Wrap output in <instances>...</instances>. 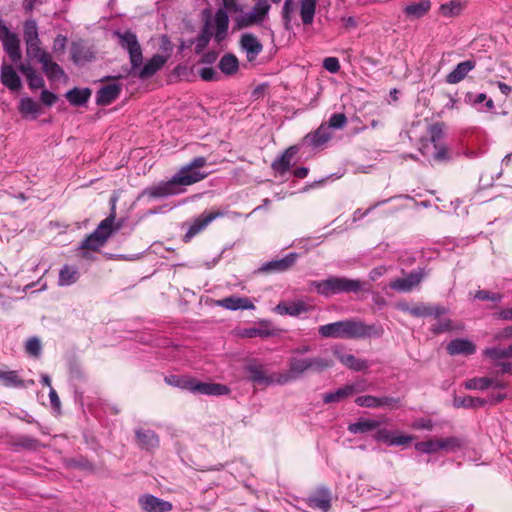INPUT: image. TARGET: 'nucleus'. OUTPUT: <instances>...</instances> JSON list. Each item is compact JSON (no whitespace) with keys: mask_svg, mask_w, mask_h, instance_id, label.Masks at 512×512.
I'll list each match as a JSON object with an SVG mask.
<instances>
[{"mask_svg":"<svg viewBox=\"0 0 512 512\" xmlns=\"http://www.w3.org/2000/svg\"><path fill=\"white\" fill-rule=\"evenodd\" d=\"M26 55L30 59H36L38 62H40V59H42L43 54H49L47 51L43 50L41 48V40L36 39L34 41L26 42Z\"/></svg>","mask_w":512,"mask_h":512,"instance_id":"nucleus-45","label":"nucleus"},{"mask_svg":"<svg viewBox=\"0 0 512 512\" xmlns=\"http://www.w3.org/2000/svg\"><path fill=\"white\" fill-rule=\"evenodd\" d=\"M13 445L18 448H23L27 450H36L40 447L39 440L30 437V436H18Z\"/></svg>","mask_w":512,"mask_h":512,"instance_id":"nucleus-51","label":"nucleus"},{"mask_svg":"<svg viewBox=\"0 0 512 512\" xmlns=\"http://www.w3.org/2000/svg\"><path fill=\"white\" fill-rule=\"evenodd\" d=\"M422 278V273L411 272L405 278H397L393 280L390 283V288L399 292H409L421 282Z\"/></svg>","mask_w":512,"mask_h":512,"instance_id":"nucleus-23","label":"nucleus"},{"mask_svg":"<svg viewBox=\"0 0 512 512\" xmlns=\"http://www.w3.org/2000/svg\"><path fill=\"white\" fill-rule=\"evenodd\" d=\"M19 71L26 77L28 85L31 89L43 88L45 81L43 77L37 73L29 64L21 63L18 66Z\"/></svg>","mask_w":512,"mask_h":512,"instance_id":"nucleus-34","label":"nucleus"},{"mask_svg":"<svg viewBox=\"0 0 512 512\" xmlns=\"http://www.w3.org/2000/svg\"><path fill=\"white\" fill-rule=\"evenodd\" d=\"M91 96V90L89 88H73L66 93V98L71 105L82 106L84 105Z\"/></svg>","mask_w":512,"mask_h":512,"instance_id":"nucleus-39","label":"nucleus"},{"mask_svg":"<svg viewBox=\"0 0 512 512\" xmlns=\"http://www.w3.org/2000/svg\"><path fill=\"white\" fill-rule=\"evenodd\" d=\"M300 17L304 25H311L314 21L317 0H299Z\"/></svg>","mask_w":512,"mask_h":512,"instance_id":"nucleus-38","label":"nucleus"},{"mask_svg":"<svg viewBox=\"0 0 512 512\" xmlns=\"http://www.w3.org/2000/svg\"><path fill=\"white\" fill-rule=\"evenodd\" d=\"M414 447L418 452L425 454H432L439 451L438 439H429L427 441L417 442Z\"/></svg>","mask_w":512,"mask_h":512,"instance_id":"nucleus-52","label":"nucleus"},{"mask_svg":"<svg viewBox=\"0 0 512 512\" xmlns=\"http://www.w3.org/2000/svg\"><path fill=\"white\" fill-rule=\"evenodd\" d=\"M79 270L76 266L64 265L59 272V286H70L79 279Z\"/></svg>","mask_w":512,"mask_h":512,"instance_id":"nucleus-36","label":"nucleus"},{"mask_svg":"<svg viewBox=\"0 0 512 512\" xmlns=\"http://www.w3.org/2000/svg\"><path fill=\"white\" fill-rule=\"evenodd\" d=\"M26 352L31 356L38 357L41 354V342L37 337H30L25 345Z\"/></svg>","mask_w":512,"mask_h":512,"instance_id":"nucleus-53","label":"nucleus"},{"mask_svg":"<svg viewBox=\"0 0 512 512\" xmlns=\"http://www.w3.org/2000/svg\"><path fill=\"white\" fill-rule=\"evenodd\" d=\"M117 197L112 196L110 199L111 212L108 217L102 220L97 228L88 235L80 244V249L96 251L105 245L113 232V224L116 218Z\"/></svg>","mask_w":512,"mask_h":512,"instance_id":"nucleus-7","label":"nucleus"},{"mask_svg":"<svg viewBox=\"0 0 512 512\" xmlns=\"http://www.w3.org/2000/svg\"><path fill=\"white\" fill-rule=\"evenodd\" d=\"M486 98H487V95L485 93L475 94L472 92H468L465 95V102L472 106H477L478 104L485 101Z\"/></svg>","mask_w":512,"mask_h":512,"instance_id":"nucleus-57","label":"nucleus"},{"mask_svg":"<svg viewBox=\"0 0 512 512\" xmlns=\"http://www.w3.org/2000/svg\"><path fill=\"white\" fill-rule=\"evenodd\" d=\"M42 65V70L51 81H58L65 77L64 70L52 60L50 54H43L39 62Z\"/></svg>","mask_w":512,"mask_h":512,"instance_id":"nucleus-26","label":"nucleus"},{"mask_svg":"<svg viewBox=\"0 0 512 512\" xmlns=\"http://www.w3.org/2000/svg\"><path fill=\"white\" fill-rule=\"evenodd\" d=\"M323 67L330 73H337L340 70V63L336 57H327L323 60Z\"/></svg>","mask_w":512,"mask_h":512,"instance_id":"nucleus-58","label":"nucleus"},{"mask_svg":"<svg viewBox=\"0 0 512 512\" xmlns=\"http://www.w3.org/2000/svg\"><path fill=\"white\" fill-rule=\"evenodd\" d=\"M462 4L460 1L452 0L440 6V13L445 17L458 16L461 13Z\"/></svg>","mask_w":512,"mask_h":512,"instance_id":"nucleus-49","label":"nucleus"},{"mask_svg":"<svg viewBox=\"0 0 512 512\" xmlns=\"http://www.w3.org/2000/svg\"><path fill=\"white\" fill-rule=\"evenodd\" d=\"M365 388L362 387L360 384L356 385H344L340 388H338L334 392H328L323 395V402L328 403H338L350 396H352L355 392H361Z\"/></svg>","mask_w":512,"mask_h":512,"instance_id":"nucleus-19","label":"nucleus"},{"mask_svg":"<svg viewBox=\"0 0 512 512\" xmlns=\"http://www.w3.org/2000/svg\"><path fill=\"white\" fill-rule=\"evenodd\" d=\"M495 340L512 339V326H507L494 335Z\"/></svg>","mask_w":512,"mask_h":512,"instance_id":"nucleus-64","label":"nucleus"},{"mask_svg":"<svg viewBox=\"0 0 512 512\" xmlns=\"http://www.w3.org/2000/svg\"><path fill=\"white\" fill-rule=\"evenodd\" d=\"M166 63V58L162 55L156 54L149 59L142 67L136 69L137 76L140 79H147L155 75Z\"/></svg>","mask_w":512,"mask_h":512,"instance_id":"nucleus-22","label":"nucleus"},{"mask_svg":"<svg viewBox=\"0 0 512 512\" xmlns=\"http://www.w3.org/2000/svg\"><path fill=\"white\" fill-rule=\"evenodd\" d=\"M437 321L430 327V331L434 335L451 332L453 330L462 329L461 326H456L453 324V321L450 318L440 316L439 318H435Z\"/></svg>","mask_w":512,"mask_h":512,"instance_id":"nucleus-41","label":"nucleus"},{"mask_svg":"<svg viewBox=\"0 0 512 512\" xmlns=\"http://www.w3.org/2000/svg\"><path fill=\"white\" fill-rule=\"evenodd\" d=\"M448 313V309L439 304L418 303L412 306L411 316L439 318Z\"/></svg>","mask_w":512,"mask_h":512,"instance_id":"nucleus-18","label":"nucleus"},{"mask_svg":"<svg viewBox=\"0 0 512 512\" xmlns=\"http://www.w3.org/2000/svg\"><path fill=\"white\" fill-rule=\"evenodd\" d=\"M164 381L170 386L178 387L182 390H187L190 392L192 377L169 375L165 377Z\"/></svg>","mask_w":512,"mask_h":512,"instance_id":"nucleus-46","label":"nucleus"},{"mask_svg":"<svg viewBox=\"0 0 512 512\" xmlns=\"http://www.w3.org/2000/svg\"><path fill=\"white\" fill-rule=\"evenodd\" d=\"M331 139L329 128L322 124L314 133L307 134L304 138L305 143L313 147H319Z\"/></svg>","mask_w":512,"mask_h":512,"instance_id":"nucleus-31","label":"nucleus"},{"mask_svg":"<svg viewBox=\"0 0 512 512\" xmlns=\"http://www.w3.org/2000/svg\"><path fill=\"white\" fill-rule=\"evenodd\" d=\"M114 35L118 38V44L128 52L131 71L135 72L143 63L142 48L136 34L130 30H126L124 32L116 31Z\"/></svg>","mask_w":512,"mask_h":512,"instance_id":"nucleus-8","label":"nucleus"},{"mask_svg":"<svg viewBox=\"0 0 512 512\" xmlns=\"http://www.w3.org/2000/svg\"><path fill=\"white\" fill-rule=\"evenodd\" d=\"M496 366L499 368V371L497 372V374H501V375L509 374V375H512V362H510V361L497 362Z\"/></svg>","mask_w":512,"mask_h":512,"instance_id":"nucleus-63","label":"nucleus"},{"mask_svg":"<svg viewBox=\"0 0 512 512\" xmlns=\"http://www.w3.org/2000/svg\"><path fill=\"white\" fill-rule=\"evenodd\" d=\"M19 111L22 115H33L35 118L40 111V105L33 99L25 97L20 101Z\"/></svg>","mask_w":512,"mask_h":512,"instance_id":"nucleus-47","label":"nucleus"},{"mask_svg":"<svg viewBox=\"0 0 512 512\" xmlns=\"http://www.w3.org/2000/svg\"><path fill=\"white\" fill-rule=\"evenodd\" d=\"M121 92V87L118 84H109L97 92L96 102L98 105H109L116 100Z\"/></svg>","mask_w":512,"mask_h":512,"instance_id":"nucleus-29","label":"nucleus"},{"mask_svg":"<svg viewBox=\"0 0 512 512\" xmlns=\"http://www.w3.org/2000/svg\"><path fill=\"white\" fill-rule=\"evenodd\" d=\"M269 10L270 4L267 0H258L250 12L243 13L235 19L236 28L243 29L262 24Z\"/></svg>","mask_w":512,"mask_h":512,"instance_id":"nucleus-9","label":"nucleus"},{"mask_svg":"<svg viewBox=\"0 0 512 512\" xmlns=\"http://www.w3.org/2000/svg\"><path fill=\"white\" fill-rule=\"evenodd\" d=\"M139 505L145 512H170L173 505L151 494H145L139 497Z\"/></svg>","mask_w":512,"mask_h":512,"instance_id":"nucleus-15","label":"nucleus"},{"mask_svg":"<svg viewBox=\"0 0 512 512\" xmlns=\"http://www.w3.org/2000/svg\"><path fill=\"white\" fill-rule=\"evenodd\" d=\"M428 138H422L419 150L424 156H431L435 162H445L451 159V154L441 140L444 136V124L437 122L429 126Z\"/></svg>","mask_w":512,"mask_h":512,"instance_id":"nucleus-5","label":"nucleus"},{"mask_svg":"<svg viewBox=\"0 0 512 512\" xmlns=\"http://www.w3.org/2000/svg\"><path fill=\"white\" fill-rule=\"evenodd\" d=\"M493 383V378L479 377L472 378L465 382V388L469 390H485L489 388Z\"/></svg>","mask_w":512,"mask_h":512,"instance_id":"nucleus-50","label":"nucleus"},{"mask_svg":"<svg viewBox=\"0 0 512 512\" xmlns=\"http://www.w3.org/2000/svg\"><path fill=\"white\" fill-rule=\"evenodd\" d=\"M310 286L319 295L325 297L340 293H357L363 288V284L359 279L338 276H331L320 281H312L310 282Z\"/></svg>","mask_w":512,"mask_h":512,"instance_id":"nucleus-6","label":"nucleus"},{"mask_svg":"<svg viewBox=\"0 0 512 512\" xmlns=\"http://www.w3.org/2000/svg\"><path fill=\"white\" fill-rule=\"evenodd\" d=\"M448 354L454 355H472L476 352L475 344L463 338H456L450 341L447 345Z\"/></svg>","mask_w":512,"mask_h":512,"instance_id":"nucleus-24","label":"nucleus"},{"mask_svg":"<svg viewBox=\"0 0 512 512\" xmlns=\"http://www.w3.org/2000/svg\"><path fill=\"white\" fill-rule=\"evenodd\" d=\"M374 439L379 442H384L390 445V441L392 440V433L387 429H378L374 435Z\"/></svg>","mask_w":512,"mask_h":512,"instance_id":"nucleus-59","label":"nucleus"},{"mask_svg":"<svg viewBox=\"0 0 512 512\" xmlns=\"http://www.w3.org/2000/svg\"><path fill=\"white\" fill-rule=\"evenodd\" d=\"M318 332L324 338L334 339L379 337L382 333L381 329L375 325H367L361 320L356 319H346L321 325Z\"/></svg>","mask_w":512,"mask_h":512,"instance_id":"nucleus-3","label":"nucleus"},{"mask_svg":"<svg viewBox=\"0 0 512 512\" xmlns=\"http://www.w3.org/2000/svg\"><path fill=\"white\" fill-rule=\"evenodd\" d=\"M475 298L481 301L501 302L503 295L501 293H494L488 290H479L476 292Z\"/></svg>","mask_w":512,"mask_h":512,"instance_id":"nucleus-54","label":"nucleus"},{"mask_svg":"<svg viewBox=\"0 0 512 512\" xmlns=\"http://www.w3.org/2000/svg\"><path fill=\"white\" fill-rule=\"evenodd\" d=\"M190 392L209 396H221L227 395L230 389L224 384L202 382L192 378Z\"/></svg>","mask_w":512,"mask_h":512,"instance_id":"nucleus-13","label":"nucleus"},{"mask_svg":"<svg viewBox=\"0 0 512 512\" xmlns=\"http://www.w3.org/2000/svg\"><path fill=\"white\" fill-rule=\"evenodd\" d=\"M483 355L491 360L506 359L505 349L502 347H489L483 350Z\"/></svg>","mask_w":512,"mask_h":512,"instance_id":"nucleus-56","label":"nucleus"},{"mask_svg":"<svg viewBox=\"0 0 512 512\" xmlns=\"http://www.w3.org/2000/svg\"><path fill=\"white\" fill-rule=\"evenodd\" d=\"M308 310L309 306L302 300L292 302L282 301L274 308V311L279 315H289L293 317L306 313Z\"/></svg>","mask_w":512,"mask_h":512,"instance_id":"nucleus-21","label":"nucleus"},{"mask_svg":"<svg viewBox=\"0 0 512 512\" xmlns=\"http://www.w3.org/2000/svg\"><path fill=\"white\" fill-rule=\"evenodd\" d=\"M298 258V254L295 252L287 254L281 259L271 260L264 263L260 267L261 272H284L291 268Z\"/></svg>","mask_w":512,"mask_h":512,"instance_id":"nucleus-17","label":"nucleus"},{"mask_svg":"<svg viewBox=\"0 0 512 512\" xmlns=\"http://www.w3.org/2000/svg\"><path fill=\"white\" fill-rule=\"evenodd\" d=\"M135 435L137 443L142 449L152 450L159 446V437L152 430L137 429Z\"/></svg>","mask_w":512,"mask_h":512,"instance_id":"nucleus-27","label":"nucleus"},{"mask_svg":"<svg viewBox=\"0 0 512 512\" xmlns=\"http://www.w3.org/2000/svg\"><path fill=\"white\" fill-rule=\"evenodd\" d=\"M333 366V361L322 357L295 358L289 360V371L278 374V385H284L301 377L307 371L322 372Z\"/></svg>","mask_w":512,"mask_h":512,"instance_id":"nucleus-4","label":"nucleus"},{"mask_svg":"<svg viewBox=\"0 0 512 512\" xmlns=\"http://www.w3.org/2000/svg\"><path fill=\"white\" fill-rule=\"evenodd\" d=\"M23 38L25 43L39 39L38 25L34 19H28L23 23Z\"/></svg>","mask_w":512,"mask_h":512,"instance_id":"nucleus-48","label":"nucleus"},{"mask_svg":"<svg viewBox=\"0 0 512 512\" xmlns=\"http://www.w3.org/2000/svg\"><path fill=\"white\" fill-rule=\"evenodd\" d=\"M454 406L457 408H478L486 404V400L472 396L455 397Z\"/></svg>","mask_w":512,"mask_h":512,"instance_id":"nucleus-44","label":"nucleus"},{"mask_svg":"<svg viewBox=\"0 0 512 512\" xmlns=\"http://www.w3.org/2000/svg\"><path fill=\"white\" fill-rule=\"evenodd\" d=\"M206 163L207 160L203 156L194 158L183 166L170 180L144 189L140 197L146 196L149 199H156L183 193L185 190L182 186L192 185L207 177V173L199 171Z\"/></svg>","mask_w":512,"mask_h":512,"instance_id":"nucleus-1","label":"nucleus"},{"mask_svg":"<svg viewBox=\"0 0 512 512\" xmlns=\"http://www.w3.org/2000/svg\"><path fill=\"white\" fill-rule=\"evenodd\" d=\"M0 79L1 83L12 91H17L21 88L20 77L10 65L2 66Z\"/></svg>","mask_w":512,"mask_h":512,"instance_id":"nucleus-30","label":"nucleus"},{"mask_svg":"<svg viewBox=\"0 0 512 512\" xmlns=\"http://www.w3.org/2000/svg\"><path fill=\"white\" fill-rule=\"evenodd\" d=\"M331 499L330 490L325 487H319L305 499V502L310 508L328 512L331 508Z\"/></svg>","mask_w":512,"mask_h":512,"instance_id":"nucleus-14","label":"nucleus"},{"mask_svg":"<svg viewBox=\"0 0 512 512\" xmlns=\"http://www.w3.org/2000/svg\"><path fill=\"white\" fill-rule=\"evenodd\" d=\"M334 354L343 365L354 371H362L369 367L366 360L356 358L352 354L341 353L338 350H334Z\"/></svg>","mask_w":512,"mask_h":512,"instance_id":"nucleus-33","label":"nucleus"},{"mask_svg":"<svg viewBox=\"0 0 512 512\" xmlns=\"http://www.w3.org/2000/svg\"><path fill=\"white\" fill-rule=\"evenodd\" d=\"M240 47L246 53L248 61H254L262 52L263 45L252 33H244L240 38Z\"/></svg>","mask_w":512,"mask_h":512,"instance_id":"nucleus-16","label":"nucleus"},{"mask_svg":"<svg viewBox=\"0 0 512 512\" xmlns=\"http://www.w3.org/2000/svg\"><path fill=\"white\" fill-rule=\"evenodd\" d=\"M219 68L224 74L227 75L236 73L239 68L237 57L233 54L224 55L219 62Z\"/></svg>","mask_w":512,"mask_h":512,"instance_id":"nucleus-42","label":"nucleus"},{"mask_svg":"<svg viewBox=\"0 0 512 512\" xmlns=\"http://www.w3.org/2000/svg\"><path fill=\"white\" fill-rule=\"evenodd\" d=\"M431 8V2L429 0H422L418 3H412L404 8V13L407 17L413 19H419L426 15Z\"/></svg>","mask_w":512,"mask_h":512,"instance_id":"nucleus-35","label":"nucleus"},{"mask_svg":"<svg viewBox=\"0 0 512 512\" xmlns=\"http://www.w3.org/2000/svg\"><path fill=\"white\" fill-rule=\"evenodd\" d=\"M476 67L474 60H466L460 62L456 67L446 76V82L448 84H457L461 82Z\"/></svg>","mask_w":512,"mask_h":512,"instance_id":"nucleus-25","label":"nucleus"},{"mask_svg":"<svg viewBox=\"0 0 512 512\" xmlns=\"http://www.w3.org/2000/svg\"><path fill=\"white\" fill-rule=\"evenodd\" d=\"M297 150L295 147H289L285 152L277 159L272 162V169L283 175L289 171L291 167V160L296 154Z\"/></svg>","mask_w":512,"mask_h":512,"instance_id":"nucleus-32","label":"nucleus"},{"mask_svg":"<svg viewBox=\"0 0 512 512\" xmlns=\"http://www.w3.org/2000/svg\"><path fill=\"white\" fill-rule=\"evenodd\" d=\"M355 403L364 408H397L400 404V399L391 396H373V395H363L359 396L355 399Z\"/></svg>","mask_w":512,"mask_h":512,"instance_id":"nucleus-12","label":"nucleus"},{"mask_svg":"<svg viewBox=\"0 0 512 512\" xmlns=\"http://www.w3.org/2000/svg\"><path fill=\"white\" fill-rule=\"evenodd\" d=\"M0 40L11 61L13 63L19 62L22 58L20 38L15 32L10 31L5 23H0Z\"/></svg>","mask_w":512,"mask_h":512,"instance_id":"nucleus-11","label":"nucleus"},{"mask_svg":"<svg viewBox=\"0 0 512 512\" xmlns=\"http://www.w3.org/2000/svg\"><path fill=\"white\" fill-rule=\"evenodd\" d=\"M218 304L233 311L238 309L252 310L255 308L254 304L247 297L230 296L219 300Z\"/></svg>","mask_w":512,"mask_h":512,"instance_id":"nucleus-28","label":"nucleus"},{"mask_svg":"<svg viewBox=\"0 0 512 512\" xmlns=\"http://www.w3.org/2000/svg\"><path fill=\"white\" fill-rule=\"evenodd\" d=\"M203 15L205 16L204 23L195 41V53L197 54L203 52L211 39L217 45H221L229 35V16L224 9H218L213 17L209 10H205Z\"/></svg>","mask_w":512,"mask_h":512,"instance_id":"nucleus-2","label":"nucleus"},{"mask_svg":"<svg viewBox=\"0 0 512 512\" xmlns=\"http://www.w3.org/2000/svg\"><path fill=\"white\" fill-rule=\"evenodd\" d=\"M464 444L465 441L462 438L456 436L438 439L439 451H444L446 453L456 452L461 449Z\"/></svg>","mask_w":512,"mask_h":512,"instance_id":"nucleus-40","label":"nucleus"},{"mask_svg":"<svg viewBox=\"0 0 512 512\" xmlns=\"http://www.w3.org/2000/svg\"><path fill=\"white\" fill-rule=\"evenodd\" d=\"M228 214L229 212L226 210L203 212L195 219H193V221L189 225V228L184 235V241L189 242L194 236L203 231L212 221H214L217 218L225 217Z\"/></svg>","mask_w":512,"mask_h":512,"instance_id":"nucleus-10","label":"nucleus"},{"mask_svg":"<svg viewBox=\"0 0 512 512\" xmlns=\"http://www.w3.org/2000/svg\"><path fill=\"white\" fill-rule=\"evenodd\" d=\"M380 426V422L374 419L360 418L357 422L348 426V431L352 434L366 433L375 430Z\"/></svg>","mask_w":512,"mask_h":512,"instance_id":"nucleus-37","label":"nucleus"},{"mask_svg":"<svg viewBox=\"0 0 512 512\" xmlns=\"http://www.w3.org/2000/svg\"><path fill=\"white\" fill-rule=\"evenodd\" d=\"M0 380L3 385L9 388L24 387V381L18 376L16 371H2L0 370Z\"/></svg>","mask_w":512,"mask_h":512,"instance_id":"nucleus-43","label":"nucleus"},{"mask_svg":"<svg viewBox=\"0 0 512 512\" xmlns=\"http://www.w3.org/2000/svg\"><path fill=\"white\" fill-rule=\"evenodd\" d=\"M347 123V117L343 113H334L328 121V128L341 129Z\"/></svg>","mask_w":512,"mask_h":512,"instance_id":"nucleus-55","label":"nucleus"},{"mask_svg":"<svg viewBox=\"0 0 512 512\" xmlns=\"http://www.w3.org/2000/svg\"><path fill=\"white\" fill-rule=\"evenodd\" d=\"M413 437L410 435H398L392 436V440L390 441V446H402L411 443Z\"/></svg>","mask_w":512,"mask_h":512,"instance_id":"nucleus-61","label":"nucleus"},{"mask_svg":"<svg viewBox=\"0 0 512 512\" xmlns=\"http://www.w3.org/2000/svg\"><path fill=\"white\" fill-rule=\"evenodd\" d=\"M40 99L43 104L47 106H52L58 99L57 95L51 91L43 90L41 92Z\"/></svg>","mask_w":512,"mask_h":512,"instance_id":"nucleus-60","label":"nucleus"},{"mask_svg":"<svg viewBox=\"0 0 512 512\" xmlns=\"http://www.w3.org/2000/svg\"><path fill=\"white\" fill-rule=\"evenodd\" d=\"M246 371L249 373V379L257 385L277 384L278 374L268 376L260 365L250 364L246 367Z\"/></svg>","mask_w":512,"mask_h":512,"instance_id":"nucleus-20","label":"nucleus"},{"mask_svg":"<svg viewBox=\"0 0 512 512\" xmlns=\"http://www.w3.org/2000/svg\"><path fill=\"white\" fill-rule=\"evenodd\" d=\"M199 75L205 81H213L217 78V72L211 67H204L199 71Z\"/></svg>","mask_w":512,"mask_h":512,"instance_id":"nucleus-62","label":"nucleus"}]
</instances>
